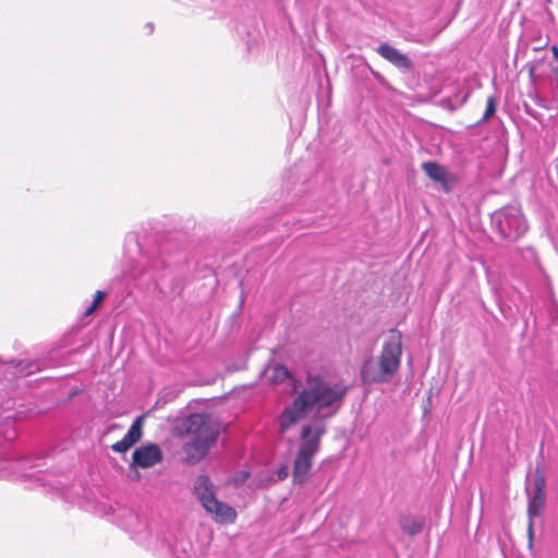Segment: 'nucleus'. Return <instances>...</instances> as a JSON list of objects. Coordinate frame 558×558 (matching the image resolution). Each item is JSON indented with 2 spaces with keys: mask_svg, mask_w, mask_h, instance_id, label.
<instances>
[{
  "mask_svg": "<svg viewBox=\"0 0 558 558\" xmlns=\"http://www.w3.org/2000/svg\"><path fill=\"white\" fill-rule=\"evenodd\" d=\"M347 393L348 387L343 384H331L318 375L308 374L305 387L278 416V432L284 435L312 410H316L312 420L301 427L292 470L294 484L303 485L308 481L314 458L327 433L326 420L338 412Z\"/></svg>",
  "mask_w": 558,
  "mask_h": 558,
  "instance_id": "1",
  "label": "nucleus"
},
{
  "mask_svg": "<svg viewBox=\"0 0 558 558\" xmlns=\"http://www.w3.org/2000/svg\"><path fill=\"white\" fill-rule=\"evenodd\" d=\"M162 235L129 232L124 239L122 270L124 276L144 290H160L168 274V264L161 245Z\"/></svg>",
  "mask_w": 558,
  "mask_h": 558,
  "instance_id": "2",
  "label": "nucleus"
},
{
  "mask_svg": "<svg viewBox=\"0 0 558 558\" xmlns=\"http://www.w3.org/2000/svg\"><path fill=\"white\" fill-rule=\"evenodd\" d=\"M114 515L121 527L137 544L154 550L168 548L173 558H194L195 553L190 541L179 539L171 545L165 536H161L158 532L154 533L151 525L146 520L141 519L132 509L121 508Z\"/></svg>",
  "mask_w": 558,
  "mask_h": 558,
  "instance_id": "3",
  "label": "nucleus"
},
{
  "mask_svg": "<svg viewBox=\"0 0 558 558\" xmlns=\"http://www.w3.org/2000/svg\"><path fill=\"white\" fill-rule=\"evenodd\" d=\"M402 356V333L393 328L385 339L377 359L369 357L361 366L365 385L386 384L398 373Z\"/></svg>",
  "mask_w": 558,
  "mask_h": 558,
  "instance_id": "4",
  "label": "nucleus"
},
{
  "mask_svg": "<svg viewBox=\"0 0 558 558\" xmlns=\"http://www.w3.org/2000/svg\"><path fill=\"white\" fill-rule=\"evenodd\" d=\"M216 486L207 475H198L194 482L196 495L206 513L218 524L234 523L238 517L236 510L216 497Z\"/></svg>",
  "mask_w": 558,
  "mask_h": 558,
  "instance_id": "5",
  "label": "nucleus"
},
{
  "mask_svg": "<svg viewBox=\"0 0 558 558\" xmlns=\"http://www.w3.org/2000/svg\"><path fill=\"white\" fill-rule=\"evenodd\" d=\"M490 220L493 228L508 241H517L527 231L526 219L517 206H506L496 210Z\"/></svg>",
  "mask_w": 558,
  "mask_h": 558,
  "instance_id": "6",
  "label": "nucleus"
},
{
  "mask_svg": "<svg viewBox=\"0 0 558 558\" xmlns=\"http://www.w3.org/2000/svg\"><path fill=\"white\" fill-rule=\"evenodd\" d=\"M546 482L542 471L537 468L534 472L533 477V487H526L527 494V515H529V524H527V536L529 544L532 546L533 542V524L534 518H537L542 514V511L545 507L546 502V493H545Z\"/></svg>",
  "mask_w": 558,
  "mask_h": 558,
  "instance_id": "7",
  "label": "nucleus"
},
{
  "mask_svg": "<svg viewBox=\"0 0 558 558\" xmlns=\"http://www.w3.org/2000/svg\"><path fill=\"white\" fill-rule=\"evenodd\" d=\"M163 453L157 444H145L137 447L132 454V466L149 469L160 463Z\"/></svg>",
  "mask_w": 558,
  "mask_h": 558,
  "instance_id": "8",
  "label": "nucleus"
},
{
  "mask_svg": "<svg viewBox=\"0 0 558 558\" xmlns=\"http://www.w3.org/2000/svg\"><path fill=\"white\" fill-rule=\"evenodd\" d=\"M217 435L207 433L206 435L194 436L190 442L185 444L184 452L189 460L198 462L205 458L210 447L216 442Z\"/></svg>",
  "mask_w": 558,
  "mask_h": 558,
  "instance_id": "9",
  "label": "nucleus"
},
{
  "mask_svg": "<svg viewBox=\"0 0 558 558\" xmlns=\"http://www.w3.org/2000/svg\"><path fill=\"white\" fill-rule=\"evenodd\" d=\"M376 52L403 72H407L412 68V61L410 58L387 43L379 45L376 48Z\"/></svg>",
  "mask_w": 558,
  "mask_h": 558,
  "instance_id": "10",
  "label": "nucleus"
},
{
  "mask_svg": "<svg viewBox=\"0 0 558 558\" xmlns=\"http://www.w3.org/2000/svg\"><path fill=\"white\" fill-rule=\"evenodd\" d=\"M422 169L430 180L441 184L446 192L450 191V183L453 178L446 167L436 161H425L422 163Z\"/></svg>",
  "mask_w": 558,
  "mask_h": 558,
  "instance_id": "11",
  "label": "nucleus"
},
{
  "mask_svg": "<svg viewBox=\"0 0 558 558\" xmlns=\"http://www.w3.org/2000/svg\"><path fill=\"white\" fill-rule=\"evenodd\" d=\"M142 417H137L123 438L111 446L114 452L124 453L131 449L142 437Z\"/></svg>",
  "mask_w": 558,
  "mask_h": 558,
  "instance_id": "12",
  "label": "nucleus"
},
{
  "mask_svg": "<svg viewBox=\"0 0 558 558\" xmlns=\"http://www.w3.org/2000/svg\"><path fill=\"white\" fill-rule=\"evenodd\" d=\"M185 432L194 436L214 433L207 423V417L202 413L190 414L183 423Z\"/></svg>",
  "mask_w": 558,
  "mask_h": 558,
  "instance_id": "13",
  "label": "nucleus"
},
{
  "mask_svg": "<svg viewBox=\"0 0 558 558\" xmlns=\"http://www.w3.org/2000/svg\"><path fill=\"white\" fill-rule=\"evenodd\" d=\"M12 364L16 368V373L20 376H28L32 375L45 367L48 366V363L39 360H24V361H11Z\"/></svg>",
  "mask_w": 558,
  "mask_h": 558,
  "instance_id": "14",
  "label": "nucleus"
},
{
  "mask_svg": "<svg viewBox=\"0 0 558 558\" xmlns=\"http://www.w3.org/2000/svg\"><path fill=\"white\" fill-rule=\"evenodd\" d=\"M423 521L416 518H404L401 521V529L404 533L414 536L422 532Z\"/></svg>",
  "mask_w": 558,
  "mask_h": 558,
  "instance_id": "15",
  "label": "nucleus"
},
{
  "mask_svg": "<svg viewBox=\"0 0 558 558\" xmlns=\"http://www.w3.org/2000/svg\"><path fill=\"white\" fill-rule=\"evenodd\" d=\"M290 377L291 373L284 365L278 364L274 367L271 378L275 383H282Z\"/></svg>",
  "mask_w": 558,
  "mask_h": 558,
  "instance_id": "16",
  "label": "nucleus"
},
{
  "mask_svg": "<svg viewBox=\"0 0 558 558\" xmlns=\"http://www.w3.org/2000/svg\"><path fill=\"white\" fill-rule=\"evenodd\" d=\"M496 102H497V100H496L495 96H489L487 98L486 110L484 112L483 118L478 121L477 124H481V123L487 121L488 119H490L495 114V112H496Z\"/></svg>",
  "mask_w": 558,
  "mask_h": 558,
  "instance_id": "17",
  "label": "nucleus"
},
{
  "mask_svg": "<svg viewBox=\"0 0 558 558\" xmlns=\"http://www.w3.org/2000/svg\"><path fill=\"white\" fill-rule=\"evenodd\" d=\"M105 296H106V292L97 291L95 296H94V300H93L92 304H95L96 306H98L102 302Z\"/></svg>",
  "mask_w": 558,
  "mask_h": 558,
  "instance_id": "18",
  "label": "nucleus"
},
{
  "mask_svg": "<svg viewBox=\"0 0 558 558\" xmlns=\"http://www.w3.org/2000/svg\"><path fill=\"white\" fill-rule=\"evenodd\" d=\"M279 480H286L289 476V469L287 465L281 466L277 472Z\"/></svg>",
  "mask_w": 558,
  "mask_h": 558,
  "instance_id": "19",
  "label": "nucleus"
},
{
  "mask_svg": "<svg viewBox=\"0 0 558 558\" xmlns=\"http://www.w3.org/2000/svg\"><path fill=\"white\" fill-rule=\"evenodd\" d=\"M28 462H29V461H28V459H23V460H21V461H20L21 468H22L24 471H26V470H28V469L31 470V469L35 468V465L26 466V465H28Z\"/></svg>",
  "mask_w": 558,
  "mask_h": 558,
  "instance_id": "20",
  "label": "nucleus"
},
{
  "mask_svg": "<svg viewBox=\"0 0 558 558\" xmlns=\"http://www.w3.org/2000/svg\"><path fill=\"white\" fill-rule=\"evenodd\" d=\"M551 73H553L554 78H555L556 87L558 88V68H553L551 69Z\"/></svg>",
  "mask_w": 558,
  "mask_h": 558,
  "instance_id": "21",
  "label": "nucleus"
},
{
  "mask_svg": "<svg viewBox=\"0 0 558 558\" xmlns=\"http://www.w3.org/2000/svg\"><path fill=\"white\" fill-rule=\"evenodd\" d=\"M96 305L95 304H90L86 310H85V315L88 316L90 315L95 310H96Z\"/></svg>",
  "mask_w": 558,
  "mask_h": 558,
  "instance_id": "22",
  "label": "nucleus"
},
{
  "mask_svg": "<svg viewBox=\"0 0 558 558\" xmlns=\"http://www.w3.org/2000/svg\"><path fill=\"white\" fill-rule=\"evenodd\" d=\"M525 112H526L530 117H532V118H534V119H537L536 112H535L533 109H531V108L526 107V108H525Z\"/></svg>",
  "mask_w": 558,
  "mask_h": 558,
  "instance_id": "23",
  "label": "nucleus"
},
{
  "mask_svg": "<svg viewBox=\"0 0 558 558\" xmlns=\"http://www.w3.org/2000/svg\"><path fill=\"white\" fill-rule=\"evenodd\" d=\"M551 51H553V54H554L555 59L558 61V47L553 46L551 47Z\"/></svg>",
  "mask_w": 558,
  "mask_h": 558,
  "instance_id": "24",
  "label": "nucleus"
},
{
  "mask_svg": "<svg viewBox=\"0 0 558 558\" xmlns=\"http://www.w3.org/2000/svg\"><path fill=\"white\" fill-rule=\"evenodd\" d=\"M57 353H58V350H53V351H51V353H50V354H51V355H54V354H57Z\"/></svg>",
  "mask_w": 558,
  "mask_h": 558,
  "instance_id": "25",
  "label": "nucleus"
},
{
  "mask_svg": "<svg viewBox=\"0 0 558 558\" xmlns=\"http://www.w3.org/2000/svg\"><path fill=\"white\" fill-rule=\"evenodd\" d=\"M33 474H34L33 472H27V473H25V475H26V476H31V475H33Z\"/></svg>",
  "mask_w": 558,
  "mask_h": 558,
  "instance_id": "26",
  "label": "nucleus"
}]
</instances>
